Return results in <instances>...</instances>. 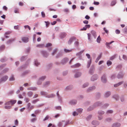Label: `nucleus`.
I'll return each instance as SVG.
<instances>
[{
	"instance_id": "1",
	"label": "nucleus",
	"mask_w": 127,
	"mask_h": 127,
	"mask_svg": "<svg viewBox=\"0 0 127 127\" xmlns=\"http://www.w3.org/2000/svg\"><path fill=\"white\" fill-rule=\"evenodd\" d=\"M16 102V100H11L10 101H8L5 103V105L6 106L5 107V108L6 109H9L11 108V106H8V105H12Z\"/></svg>"
},
{
	"instance_id": "2",
	"label": "nucleus",
	"mask_w": 127,
	"mask_h": 127,
	"mask_svg": "<svg viewBox=\"0 0 127 127\" xmlns=\"http://www.w3.org/2000/svg\"><path fill=\"white\" fill-rule=\"evenodd\" d=\"M8 78V77L7 76H5L2 77L0 80V83L2 82L6 81Z\"/></svg>"
},
{
	"instance_id": "3",
	"label": "nucleus",
	"mask_w": 127,
	"mask_h": 127,
	"mask_svg": "<svg viewBox=\"0 0 127 127\" xmlns=\"http://www.w3.org/2000/svg\"><path fill=\"white\" fill-rule=\"evenodd\" d=\"M41 53L44 57H47L48 55V54L46 52L44 51H41Z\"/></svg>"
},
{
	"instance_id": "4",
	"label": "nucleus",
	"mask_w": 127,
	"mask_h": 127,
	"mask_svg": "<svg viewBox=\"0 0 127 127\" xmlns=\"http://www.w3.org/2000/svg\"><path fill=\"white\" fill-rule=\"evenodd\" d=\"M75 39V38L74 37H73L71 38L68 42V44H70Z\"/></svg>"
},
{
	"instance_id": "5",
	"label": "nucleus",
	"mask_w": 127,
	"mask_h": 127,
	"mask_svg": "<svg viewBox=\"0 0 127 127\" xmlns=\"http://www.w3.org/2000/svg\"><path fill=\"white\" fill-rule=\"evenodd\" d=\"M46 77L45 76H42L41 77L39 80V81L37 82V84H41V82H40V81L43 80Z\"/></svg>"
},
{
	"instance_id": "6",
	"label": "nucleus",
	"mask_w": 127,
	"mask_h": 127,
	"mask_svg": "<svg viewBox=\"0 0 127 127\" xmlns=\"http://www.w3.org/2000/svg\"><path fill=\"white\" fill-rule=\"evenodd\" d=\"M101 80L102 82L104 83H106V80L105 75H103L101 77Z\"/></svg>"
},
{
	"instance_id": "7",
	"label": "nucleus",
	"mask_w": 127,
	"mask_h": 127,
	"mask_svg": "<svg viewBox=\"0 0 127 127\" xmlns=\"http://www.w3.org/2000/svg\"><path fill=\"white\" fill-rule=\"evenodd\" d=\"M121 125L119 123H114L112 125V127H119Z\"/></svg>"
},
{
	"instance_id": "8",
	"label": "nucleus",
	"mask_w": 127,
	"mask_h": 127,
	"mask_svg": "<svg viewBox=\"0 0 127 127\" xmlns=\"http://www.w3.org/2000/svg\"><path fill=\"white\" fill-rule=\"evenodd\" d=\"M22 40L24 42H27L28 41V38L27 37H23L22 38Z\"/></svg>"
},
{
	"instance_id": "9",
	"label": "nucleus",
	"mask_w": 127,
	"mask_h": 127,
	"mask_svg": "<svg viewBox=\"0 0 127 127\" xmlns=\"http://www.w3.org/2000/svg\"><path fill=\"white\" fill-rule=\"evenodd\" d=\"M114 42V41H112L109 43L106 42V45L107 47L108 48H111V47L110 46V44H111L112 43Z\"/></svg>"
},
{
	"instance_id": "10",
	"label": "nucleus",
	"mask_w": 127,
	"mask_h": 127,
	"mask_svg": "<svg viewBox=\"0 0 127 127\" xmlns=\"http://www.w3.org/2000/svg\"><path fill=\"white\" fill-rule=\"evenodd\" d=\"M66 34L65 33H62L61 34L60 37L61 38H63L65 37L66 35Z\"/></svg>"
},
{
	"instance_id": "11",
	"label": "nucleus",
	"mask_w": 127,
	"mask_h": 127,
	"mask_svg": "<svg viewBox=\"0 0 127 127\" xmlns=\"http://www.w3.org/2000/svg\"><path fill=\"white\" fill-rule=\"evenodd\" d=\"M97 78V77L96 75H94L91 78V80L92 81H94L95 80H96Z\"/></svg>"
},
{
	"instance_id": "12",
	"label": "nucleus",
	"mask_w": 127,
	"mask_h": 127,
	"mask_svg": "<svg viewBox=\"0 0 127 127\" xmlns=\"http://www.w3.org/2000/svg\"><path fill=\"white\" fill-rule=\"evenodd\" d=\"M123 81H121V82H120L117 84L114 85V87H117L118 86H119L120 85H121V84H123Z\"/></svg>"
},
{
	"instance_id": "13",
	"label": "nucleus",
	"mask_w": 127,
	"mask_h": 127,
	"mask_svg": "<svg viewBox=\"0 0 127 127\" xmlns=\"http://www.w3.org/2000/svg\"><path fill=\"white\" fill-rule=\"evenodd\" d=\"M91 33L94 36V37L95 38H96V34L95 32V31H91Z\"/></svg>"
},
{
	"instance_id": "14",
	"label": "nucleus",
	"mask_w": 127,
	"mask_h": 127,
	"mask_svg": "<svg viewBox=\"0 0 127 127\" xmlns=\"http://www.w3.org/2000/svg\"><path fill=\"white\" fill-rule=\"evenodd\" d=\"M92 124L94 125H96L99 124L98 122L96 121H94L92 122Z\"/></svg>"
},
{
	"instance_id": "15",
	"label": "nucleus",
	"mask_w": 127,
	"mask_h": 127,
	"mask_svg": "<svg viewBox=\"0 0 127 127\" xmlns=\"http://www.w3.org/2000/svg\"><path fill=\"white\" fill-rule=\"evenodd\" d=\"M68 61V60L67 58H66L62 60V63L63 64L65 63L66 62Z\"/></svg>"
},
{
	"instance_id": "16",
	"label": "nucleus",
	"mask_w": 127,
	"mask_h": 127,
	"mask_svg": "<svg viewBox=\"0 0 127 127\" xmlns=\"http://www.w3.org/2000/svg\"><path fill=\"white\" fill-rule=\"evenodd\" d=\"M123 75L122 73L119 74L117 75V77L118 78H122L123 77Z\"/></svg>"
},
{
	"instance_id": "17",
	"label": "nucleus",
	"mask_w": 127,
	"mask_h": 127,
	"mask_svg": "<svg viewBox=\"0 0 127 127\" xmlns=\"http://www.w3.org/2000/svg\"><path fill=\"white\" fill-rule=\"evenodd\" d=\"M95 87L94 86L90 87L88 89V91H91L92 90H93L95 89Z\"/></svg>"
},
{
	"instance_id": "18",
	"label": "nucleus",
	"mask_w": 127,
	"mask_h": 127,
	"mask_svg": "<svg viewBox=\"0 0 127 127\" xmlns=\"http://www.w3.org/2000/svg\"><path fill=\"white\" fill-rule=\"evenodd\" d=\"M64 52L66 53H68L72 51V49L71 50H68L67 49H64Z\"/></svg>"
},
{
	"instance_id": "19",
	"label": "nucleus",
	"mask_w": 127,
	"mask_h": 127,
	"mask_svg": "<svg viewBox=\"0 0 127 127\" xmlns=\"http://www.w3.org/2000/svg\"><path fill=\"white\" fill-rule=\"evenodd\" d=\"M111 93L110 92H107L106 93L105 95V96L107 97L109 96L110 95Z\"/></svg>"
},
{
	"instance_id": "20",
	"label": "nucleus",
	"mask_w": 127,
	"mask_h": 127,
	"mask_svg": "<svg viewBox=\"0 0 127 127\" xmlns=\"http://www.w3.org/2000/svg\"><path fill=\"white\" fill-rule=\"evenodd\" d=\"M44 45L43 44H38L36 45V47L39 48H42L44 47Z\"/></svg>"
},
{
	"instance_id": "21",
	"label": "nucleus",
	"mask_w": 127,
	"mask_h": 127,
	"mask_svg": "<svg viewBox=\"0 0 127 127\" xmlns=\"http://www.w3.org/2000/svg\"><path fill=\"white\" fill-rule=\"evenodd\" d=\"M81 75V73L80 72H78L75 75V77L76 78H77L80 76Z\"/></svg>"
},
{
	"instance_id": "22",
	"label": "nucleus",
	"mask_w": 127,
	"mask_h": 127,
	"mask_svg": "<svg viewBox=\"0 0 127 127\" xmlns=\"http://www.w3.org/2000/svg\"><path fill=\"white\" fill-rule=\"evenodd\" d=\"M116 3V0H113L112 1L111 3V5L112 6H113Z\"/></svg>"
},
{
	"instance_id": "23",
	"label": "nucleus",
	"mask_w": 127,
	"mask_h": 127,
	"mask_svg": "<svg viewBox=\"0 0 127 127\" xmlns=\"http://www.w3.org/2000/svg\"><path fill=\"white\" fill-rule=\"evenodd\" d=\"M80 64L79 63H77L75 65L73 66V67H77L80 66Z\"/></svg>"
},
{
	"instance_id": "24",
	"label": "nucleus",
	"mask_w": 127,
	"mask_h": 127,
	"mask_svg": "<svg viewBox=\"0 0 127 127\" xmlns=\"http://www.w3.org/2000/svg\"><path fill=\"white\" fill-rule=\"evenodd\" d=\"M84 50H83L82 51H80V52L77 53L76 55L77 56H79L81 55L84 51Z\"/></svg>"
},
{
	"instance_id": "25",
	"label": "nucleus",
	"mask_w": 127,
	"mask_h": 127,
	"mask_svg": "<svg viewBox=\"0 0 127 127\" xmlns=\"http://www.w3.org/2000/svg\"><path fill=\"white\" fill-rule=\"evenodd\" d=\"M57 51V49H55L54 50L52 53V54L53 56L54 55V54L56 53Z\"/></svg>"
},
{
	"instance_id": "26",
	"label": "nucleus",
	"mask_w": 127,
	"mask_h": 127,
	"mask_svg": "<svg viewBox=\"0 0 127 127\" xmlns=\"http://www.w3.org/2000/svg\"><path fill=\"white\" fill-rule=\"evenodd\" d=\"M107 64L108 66H110L112 64V62L109 61H108L107 63Z\"/></svg>"
},
{
	"instance_id": "27",
	"label": "nucleus",
	"mask_w": 127,
	"mask_h": 127,
	"mask_svg": "<svg viewBox=\"0 0 127 127\" xmlns=\"http://www.w3.org/2000/svg\"><path fill=\"white\" fill-rule=\"evenodd\" d=\"M70 102L71 104H76L77 101L75 100H73L71 101Z\"/></svg>"
},
{
	"instance_id": "28",
	"label": "nucleus",
	"mask_w": 127,
	"mask_h": 127,
	"mask_svg": "<svg viewBox=\"0 0 127 127\" xmlns=\"http://www.w3.org/2000/svg\"><path fill=\"white\" fill-rule=\"evenodd\" d=\"M101 40V38L100 36H99L97 39V41L98 43H100Z\"/></svg>"
},
{
	"instance_id": "29",
	"label": "nucleus",
	"mask_w": 127,
	"mask_h": 127,
	"mask_svg": "<svg viewBox=\"0 0 127 127\" xmlns=\"http://www.w3.org/2000/svg\"><path fill=\"white\" fill-rule=\"evenodd\" d=\"M91 63V60L90 61H88V64L87 65V68H89L90 66V64Z\"/></svg>"
},
{
	"instance_id": "30",
	"label": "nucleus",
	"mask_w": 127,
	"mask_h": 127,
	"mask_svg": "<svg viewBox=\"0 0 127 127\" xmlns=\"http://www.w3.org/2000/svg\"><path fill=\"white\" fill-rule=\"evenodd\" d=\"M28 95L29 96H31L32 95V93L31 92H29L28 93Z\"/></svg>"
},
{
	"instance_id": "31",
	"label": "nucleus",
	"mask_w": 127,
	"mask_h": 127,
	"mask_svg": "<svg viewBox=\"0 0 127 127\" xmlns=\"http://www.w3.org/2000/svg\"><path fill=\"white\" fill-rule=\"evenodd\" d=\"M37 120L36 118H33L31 119V122H34L35 121Z\"/></svg>"
},
{
	"instance_id": "32",
	"label": "nucleus",
	"mask_w": 127,
	"mask_h": 127,
	"mask_svg": "<svg viewBox=\"0 0 127 127\" xmlns=\"http://www.w3.org/2000/svg\"><path fill=\"white\" fill-rule=\"evenodd\" d=\"M54 96V95L53 94H51L50 95H48L47 97L48 98H52Z\"/></svg>"
},
{
	"instance_id": "33",
	"label": "nucleus",
	"mask_w": 127,
	"mask_h": 127,
	"mask_svg": "<svg viewBox=\"0 0 127 127\" xmlns=\"http://www.w3.org/2000/svg\"><path fill=\"white\" fill-rule=\"evenodd\" d=\"M14 12L15 13H19L18 9L17 8H16L15 9Z\"/></svg>"
},
{
	"instance_id": "34",
	"label": "nucleus",
	"mask_w": 127,
	"mask_h": 127,
	"mask_svg": "<svg viewBox=\"0 0 127 127\" xmlns=\"http://www.w3.org/2000/svg\"><path fill=\"white\" fill-rule=\"evenodd\" d=\"M78 115V113L74 111L73 112V116H75Z\"/></svg>"
},
{
	"instance_id": "35",
	"label": "nucleus",
	"mask_w": 127,
	"mask_h": 127,
	"mask_svg": "<svg viewBox=\"0 0 127 127\" xmlns=\"http://www.w3.org/2000/svg\"><path fill=\"white\" fill-rule=\"evenodd\" d=\"M35 64L36 66H38L39 64V63L37 61H35Z\"/></svg>"
},
{
	"instance_id": "36",
	"label": "nucleus",
	"mask_w": 127,
	"mask_h": 127,
	"mask_svg": "<svg viewBox=\"0 0 127 127\" xmlns=\"http://www.w3.org/2000/svg\"><path fill=\"white\" fill-rule=\"evenodd\" d=\"M49 118V116H47L43 120V121H45L48 120Z\"/></svg>"
},
{
	"instance_id": "37",
	"label": "nucleus",
	"mask_w": 127,
	"mask_h": 127,
	"mask_svg": "<svg viewBox=\"0 0 127 127\" xmlns=\"http://www.w3.org/2000/svg\"><path fill=\"white\" fill-rule=\"evenodd\" d=\"M14 80V78L13 76H12L9 79V80L10 81H13Z\"/></svg>"
},
{
	"instance_id": "38",
	"label": "nucleus",
	"mask_w": 127,
	"mask_h": 127,
	"mask_svg": "<svg viewBox=\"0 0 127 127\" xmlns=\"http://www.w3.org/2000/svg\"><path fill=\"white\" fill-rule=\"evenodd\" d=\"M24 27L25 29L28 28L29 30H30L31 28L28 25H26L24 26Z\"/></svg>"
},
{
	"instance_id": "39",
	"label": "nucleus",
	"mask_w": 127,
	"mask_h": 127,
	"mask_svg": "<svg viewBox=\"0 0 127 127\" xmlns=\"http://www.w3.org/2000/svg\"><path fill=\"white\" fill-rule=\"evenodd\" d=\"M88 83H86V84H84L83 85V88H84L88 86Z\"/></svg>"
},
{
	"instance_id": "40",
	"label": "nucleus",
	"mask_w": 127,
	"mask_h": 127,
	"mask_svg": "<svg viewBox=\"0 0 127 127\" xmlns=\"http://www.w3.org/2000/svg\"><path fill=\"white\" fill-rule=\"evenodd\" d=\"M41 15L42 17H44L45 16V14L44 12H42L41 13Z\"/></svg>"
},
{
	"instance_id": "41",
	"label": "nucleus",
	"mask_w": 127,
	"mask_h": 127,
	"mask_svg": "<svg viewBox=\"0 0 127 127\" xmlns=\"http://www.w3.org/2000/svg\"><path fill=\"white\" fill-rule=\"evenodd\" d=\"M95 5H98L99 4V2H96L95 1L94 3Z\"/></svg>"
},
{
	"instance_id": "42",
	"label": "nucleus",
	"mask_w": 127,
	"mask_h": 127,
	"mask_svg": "<svg viewBox=\"0 0 127 127\" xmlns=\"http://www.w3.org/2000/svg\"><path fill=\"white\" fill-rule=\"evenodd\" d=\"M39 101L38 99H36L32 101V103H35L37 101Z\"/></svg>"
},
{
	"instance_id": "43",
	"label": "nucleus",
	"mask_w": 127,
	"mask_h": 127,
	"mask_svg": "<svg viewBox=\"0 0 127 127\" xmlns=\"http://www.w3.org/2000/svg\"><path fill=\"white\" fill-rule=\"evenodd\" d=\"M83 109L81 108H79L77 110V111L79 112H81L82 111Z\"/></svg>"
},
{
	"instance_id": "44",
	"label": "nucleus",
	"mask_w": 127,
	"mask_h": 127,
	"mask_svg": "<svg viewBox=\"0 0 127 127\" xmlns=\"http://www.w3.org/2000/svg\"><path fill=\"white\" fill-rule=\"evenodd\" d=\"M87 34L88 39L89 40H90L91 36V34L90 33H88Z\"/></svg>"
},
{
	"instance_id": "45",
	"label": "nucleus",
	"mask_w": 127,
	"mask_h": 127,
	"mask_svg": "<svg viewBox=\"0 0 127 127\" xmlns=\"http://www.w3.org/2000/svg\"><path fill=\"white\" fill-rule=\"evenodd\" d=\"M123 58L125 60H127V57L125 55H124L123 56Z\"/></svg>"
},
{
	"instance_id": "46",
	"label": "nucleus",
	"mask_w": 127,
	"mask_h": 127,
	"mask_svg": "<svg viewBox=\"0 0 127 127\" xmlns=\"http://www.w3.org/2000/svg\"><path fill=\"white\" fill-rule=\"evenodd\" d=\"M115 32L117 34H119L120 33V31L118 30H116Z\"/></svg>"
},
{
	"instance_id": "47",
	"label": "nucleus",
	"mask_w": 127,
	"mask_h": 127,
	"mask_svg": "<svg viewBox=\"0 0 127 127\" xmlns=\"http://www.w3.org/2000/svg\"><path fill=\"white\" fill-rule=\"evenodd\" d=\"M124 32L125 33H127V27H126L124 30Z\"/></svg>"
},
{
	"instance_id": "48",
	"label": "nucleus",
	"mask_w": 127,
	"mask_h": 127,
	"mask_svg": "<svg viewBox=\"0 0 127 127\" xmlns=\"http://www.w3.org/2000/svg\"><path fill=\"white\" fill-rule=\"evenodd\" d=\"M3 9L5 11L7 10V8L6 6H4L3 7Z\"/></svg>"
},
{
	"instance_id": "49",
	"label": "nucleus",
	"mask_w": 127,
	"mask_h": 127,
	"mask_svg": "<svg viewBox=\"0 0 127 127\" xmlns=\"http://www.w3.org/2000/svg\"><path fill=\"white\" fill-rule=\"evenodd\" d=\"M52 45V44L50 43H48L46 45V47H48Z\"/></svg>"
},
{
	"instance_id": "50",
	"label": "nucleus",
	"mask_w": 127,
	"mask_h": 127,
	"mask_svg": "<svg viewBox=\"0 0 127 127\" xmlns=\"http://www.w3.org/2000/svg\"><path fill=\"white\" fill-rule=\"evenodd\" d=\"M75 46H78L79 45V42L78 41H76L74 43Z\"/></svg>"
},
{
	"instance_id": "51",
	"label": "nucleus",
	"mask_w": 127,
	"mask_h": 127,
	"mask_svg": "<svg viewBox=\"0 0 127 127\" xmlns=\"http://www.w3.org/2000/svg\"><path fill=\"white\" fill-rule=\"evenodd\" d=\"M18 122L17 120H16L15 121V124L16 125H18Z\"/></svg>"
},
{
	"instance_id": "52",
	"label": "nucleus",
	"mask_w": 127,
	"mask_h": 127,
	"mask_svg": "<svg viewBox=\"0 0 127 127\" xmlns=\"http://www.w3.org/2000/svg\"><path fill=\"white\" fill-rule=\"evenodd\" d=\"M40 93L42 95H46L45 93L43 91L41 92Z\"/></svg>"
},
{
	"instance_id": "53",
	"label": "nucleus",
	"mask_w": 127,
	"mask_h": 127,
	"mask_svg": "<svg viewBox=\"0 0 127 127\" xmlns=\"http://www.w3.org/2000/svg\"><path fill=\"white\" fill-rule=\"evenodd\" d=\"M115 55H114L110 57V60H112L115 58Z\"/></svg>"
},
{
	"instance_id": "54",
	"label": "nucleus",
	"mask_w": 127,
	"mask_h": 127,
	"mask_svg": "<svg viewBox=\"0 0 127 127\" xmlns=\"http://www.w3.org/2000/svg\"><path fill=\"white\" fill-rule=\"evenodd\" d=\"M103 30L104 31H105V32L107 33H108V30H106L105 28H103Z\"/></svg>"
},
{
	"instance_id": "55",
	"label": "nucleus",
	"mask_w": 127,
	"mask_h": 127,
	"mask_svg": "<svg viewBox=\"0 0 127 127\" xmlns=\"http://www.w3.org/2000/svg\"><path fill=\"white\" fill-rule=\"evenodd\" d=\"M56 108L57 109H58V110H61V107L60 106L56 107Z\"/></svg>"
},
{
	"instance_id": "56",
	"label": "nucleus",
	"mask_w": 127,
	"mask_h": 127,
	"mask_svg": "<svg viewBox=\"0 0 127 127\" xmlns=\"http://www.w3.org/2000/svg\"><path fill=\"white\" fill-rule=\"evenodd\" d=\"M85 18L87 20H88L90 18V17L88 15H87L85 17Z\"/></svg>"
},
{
	"instance_id": "57",
	"label": "nucleus",
	"mask_w": 127,
	"mask_h": 127,
	"mask_svg": "<svg viewBox=\"0 0 127 127\" xmlns=\"http://www.w3.org/2000/svg\"><path fill=\"white\" fill-rule=\"evenodd\" d=\"M101 54H100L98 56V57L97 58V59L98 60H99L100 59V58H101Z\"/></svg>"
},
{
	"instance_id": "58",
	"label": "nucleus",
	"mask_w": 127,
	"mask_h": 127,
	"mask_svg": "<svg viewBox=\"0 0 127 127\" xmlns=\"http://www.w3.org/2000/svg\"><path fill=\"white\" fill-rule=\"evenodd\" d=\"M86 55L88 59H90V56L89 54H86Z\"/></svg>"
},
{
	"instance_id": "59",
	"label": "nucleus",
	"mask_w": 127,
	"mask_h": 127,
	"mask_svg": "<svg viewBox=\"0 0 127 127\" xmlns=\"http://www.w3.org/2000/svg\"><path fill=\"white\" fill-rule=\"evenodd\" d=\"M113 112V111L112 110H108L107 111V113H112Z\"/></svg>"
},
{
	"instance_id": "60",
	"label": "nucleus",
	"mask_w": 127,
	"mask_h": 127,
	"mask_svg": "<svg viewBox=\"0 0 127 127\" xmlns=\"http://www.w3.org/2000/svg\"><path fill=\"white\" fill-rule=\"evenodd\" d=\"M45 22L46 23V26L47 27H48L49 25V23L48 22H46L45 21Z\"/></svg>"
},
{
	"instance_id": "61",
	"label": "nucleus",
	"mask_w": 127,
	"mask_h": 127,
	"mask_svg": "<svg viewBox=\"0 0 127 127\" xmlns=\"http://www.w3.org/2000/svg\"><path fill=\"white\" fill-rule=\"evenodd\" d=\"M14 28L16 30H19V28L18 26H15L14 27Z\"/></svg>"
},
{
	"instance_id": "62",
	"label": "nucleus",
	"mask_w": 127,
	"mask_h": 127,
	"mask_svg": "<svg viewBox=\"0 0 127 127\" xmlns=\"http://www.w3.org/2000/svg\"><path fill=\"white\" fill-rule=\"evenodd\" d=\"M85 26L84 27H83V28L82 29H81V30H86L87 28Z\"/></svg>"
},
{
	"instance_id": "63",
	"label": "nucleus",
	"mask_w": 127,
	"mask_h": 127,
	"mask_svg": "<svg viewBox=\"0 0 127 127\" xmlns=\"http://www.w3.org/2000/svg\"><path fill=\"white\" fill-rule=\"evenodd\" d=\"M60 114H57L55 116V118H57V117H59V116H60Z\"/></svg>"
},
{
	"instance_id": "64",
	"label": "nucleus",
	"mask_w": 127,
	"mask_h": 127,
	"mask_svg": "<svg viewBox=\"0 0 127 127\" xmlns=\"http://www.w3.org/2000/svg\"><path fill=\"white\" fill-rule=\"evenodd\" d=\"M57 23V22L56 21H54L51 24L52 25H55Z\"/></svg>"
}]
</instances>
